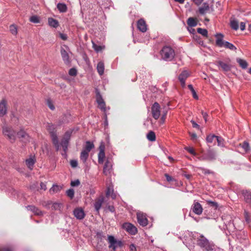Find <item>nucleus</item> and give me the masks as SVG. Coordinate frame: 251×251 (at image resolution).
Wrapping results in <instances>:
<instances>
[{"mask_svg":"<svg viewBox=\"0 0 251 251\" xmlns=\"http://www.w3.org/2000/svg\"><path fill=\"white\" fill-rule=\"evenodd\" d=\"M197 245L206 251H212L215 248L214 243L209 241L203 235H200L197 238Z\"/></svg>","mask_w":251,"mask_h":251,"instance_id":"obj_1","label":"nucleus"},{"mask_svg":"<svg viewBox=\"0 0 251 251\" xmlns=\"http://www.w3.org/2000/svg\"><path fill=\"white\" fill-rule=\"evenodd\" d=\"M176 53L175 50L170 46H165L160 50L161 58L166 61H171L173 60Z\"/></svg>","mask_w":251,"mask_h":251,"instance_id":"obj_2","label":"nucleus"},{"mask_svg":"<svg viewBox=\"0 0 251 251\" xmlns=\"http://www.w3.org/2000/svg\"><path fill=\"white\" fill-rule=\"evenodd\" d=\"M47 129L50 134L52 143L55 147L56 151H58L60 149V145L58 143V137L55 133V126L52 124H48L47 126Z\"/></svg>","mask_w":251,"mask_h":251,"instance_id":"obj_3","label":"nucleus"},{"mask_svg":"<svg viewBox=\"0 0 251 251\" xmlns=\"http://www.w3.org/2000/svg\"><path fill=\"white\" fill-rule=\"evenodd\" d=\"M3 134L11 143H13L16 140V134L15 131L11 126H4L2 127Z\"/></svg>","mask_w":251,"mask_h":251,"instance_id":"obj_4","label":"nucleus"},{"mask_svg":"<svg viewBox=\"0 0 251 251\" xmlns=\"http://www.w3.org/2000/svg\"><path fill=\"white\" fill-rule=\"evenodd\" d=\"M71 131H67L65 132L64 137L62 140L61 145L62 147L63 150L66 153L67 150H68V146L69 142V140L70 139V137L72 134Z\"/></svg>","mask_w":251,"mask_h":251,"instance_id":"obj_5","label":"nucleus"},{"mask_svg":"<svg viewBox=\"0 0 251 251\" xmlns=\"http://www.w3.org/2000/svg\"><path fill=\"white\" fill-rule=\"evenodd\" d=\"M151 114L153 118L157 120L160 116V106L158 102H154L151 106Z\"/></svg>","mask_w":251,"mask_h":251,"instance_id":"obj_6","label":"nucleus"},{"mask_svg":"<svg viewBox=\"0 0 251 251\" xmlns=\"http://www.w3.org/2000/svg\"><path fill=\"white\" fill-rule=\"evenodd\" d=\"M122 227L131 235H135L138 231L137 228L133 225L129 223L123 224Z\"/></svg>","mask_w":251,"mask_h":251,"instance_id":"obj_7","label":"nucleus"},{"mask_svg":"<svg viewBox=\"0 0 251 251\" xmlns=\"http://www.w3.org/2000/svg\"><path fill=\"white\" fill-rule=\"evenodd\" d=\"M108 241L109 243V248H112L113 251H115L118 246H122V242L121 241H117L114 236L109 235L108 236Z\"/></svg>","mask_w":251,"mask_h":251,"instance_id":"obj_8","label":"nucleus"},{"mask_svg":"<svg viewBox=\"0 0 251 251\" xmlns=\"http://www.w3.org/2000/svg\"><path fill=\"white\" fill-rule=\"evenodd\" d=\"M66 50H69L68 47L64 45L61 47L60 52L63 61L66 64H69L71 62L69 54Z\"/></svg>","mask_w":251,"mask_h":251,"instance_id":"obj_9","label":"nucleus"},{"mask_svg":"<svg viewBox=\"0 0 251 251\" xmlns=\"http://www.w3.org/2000/svg\"><path fill=\"white\" fill-rule=\"evenodd\" d=\"M137 219L140 225L145 226L148 224V220L147 218L146 215L142 212H138L137 213Z\"/></svg>","mask_w":251,"mask_h":251,"instance_id":"obj_10","label":"nucleus"},{"mask_svg":"<svg viewBox=\"0 0 251 251\" xmlns=\"http://www.w3.org/2000/svg\"><path fill=\"white\" fill-rule=\"evenodd\" d=\"M104 198L103 196H100L95 200L94 203V206L97 214H99L100 210L104 202Z\"/></svg>","mask_w":251,"mask_h":251,"instance_id":"obj_11","label":"nucleus"},{"mask_svg":"<svg viewBox=\"0 0 251 251\" xmlns=\"http://www.w3.org/2000/svg\"><path fill=\"white\" fill-rule=\"evenodd\" d=\"M191 210L196 214L200 215L202 211L203 208L201 205L197 201H194L191 207Z\"/></svg>","mask_w":251,"mask_h":251,"instance_id":"obj_12","label":"nucleus"},{"mask_svg":"<svg viewBox=\"0 0 251 251\" xmlns=\"http://www.w3.org/2000/svg\"><path fill=\"white\" fill-rule=\"evenodd\" d=\"M18 137L22 142H27L29 141V136L28 134L23 129H21L17 134Z\"/></svg>","mask_w":251,"mask_h":251,"instance_id":"obj_13","label":"nucleus"},{"mask_svg":"<svg viewBox=\"0 0 251 251\" xmlns=\"http://www.w3.org/2000/svg\"><path fill=\"white\" fill-rule=\"evenodd\" d=\"M73 213L75 217L78 220L83 219L85 216L84 211L81 208H75Z\"/></svg>","mask_w":251,"mask_h":251,"instance_id":"obj_14","label":"nucleus"},{"mask_svg":"<svg viewBox=\"0 0 251 251\" xmlns=\"http://www.w3.org/2000/svg\"><path fill=\"white\" fill-rule=\"evenodd\" d=\"M7 113V100L3 99L0 102V117H3Z\"/></svg>","mask_w":251,"mask_h":251,"instance_id":"obj_15","label":"nucleus"},{"mask_svg":"<svg viewBox=\"0 0 251 251\" xmlns=\"http://www.w3.org/2000/svg\"><path fill=\"white\" fill-rule=\"evenodd\" d=\"M187 234L188 236L187 235L185 236L186 238L184 241H183V243L185 244L187 247L194 244L193 241L194 239V234L192 232H188Z\"/></svg>","mask_w":251,"mask_h":251,"instance_id":"obj_16","label":"nucleus"},{"mask_svg":"<svg viewBox=\"0 0 251 251\" xmlns=\"http://www.w3.org/2000/svg\"><path fill=\"white\" fill-rule=\"evenodd\" d=\"M189 74L187 71H183L178 76V79L180 82L181 85L182 87H184L185 86V80L189 76Z\"/></svg>","mask_w":251,"mask_h":251,"instance_id":"obj_17","label":"nucleus"},{"mask_svg":"<svg viewBox=\"0 0 251 251\" xmlns=\"http://www.w3.org/2000/svg\"><path fill=\"white\" fill-rule=\"evenodd\" d=\"M137 28L142 32H145L147 30V25L144 19H140L138 21Z\"/></svg>","mask_w":251,"mask_h":251,"instance_id":"obj_18","label":"nucleus"},{"mask_svg":"<svg viewBox=\"0 0 251 251\" xmlns=\"http://www.w3.org/2000/svg\"><path fill=\"white\" fill-rule=\"evenodd\" d=\"M216 44L219 47L222 48L223 47V44L226 41L223 40L224 35L221 33H217L216 35Z\"/></svg>","mask_w":251,"mask_h":251,"instance_id":"obj_19","label":"nucleus"},{"mask_svg":"<svg viewBox=\"0 0 251 251\" xmlns=\"http://www.w3.org/2000/svg\"><path fill=\"white\" fill-rule=\"evenodd\" d=\"M112 168V163L111 162L107 160L105 163L104 167H103V173L105 175H108L110 173L111 169Z\"/></svg>","mask_w":251,"mask_h":251,"instance_id":"obj_20","label":"nucleus"},{"mask_svg":"<svg viewBox=\"0 0 251 251\" xmlns=\"http://www.w3.org/2000/svg\"><path fill=\"white\" fill-rule=\"evenodd\" d=\"M106 196L107 197H110L112 199H116V194L114 192L113 187L109 186L107 187Z\"/></svg>","mask_w":251,"mask_h":251,"instance_id":"obj_21","label":"nucleus"},{"mask_svg":"<svg viewBox=\"0 0 251 251\" xmlns=\"http://www.w3.org/2000/svg\"><path fill=\"white\" fill-rule=\"evenodd\" d=\"M28 210L32 211L34 214L37 215H42L43 212L37 207L34 205H29L26 207Z\"/></svg>","mask_w":251,"mask_h":251,"instance_id":"obj_22","label":"nucleus"},{"mask_svg":"<svg viewBox=\"0 0 251 251\" xmlns=\"http://www.w3.org/2000/svg\"><path fill=\"white\" fill-rule=\"evenodd\" d=\"M36 159L35 158L34 156H31L28 159H27L25 160V163L29 169L32 170L34 164L35 163Z\"/></svg>","mask_w":251,"mask_h":251,"instance_id":"obj_23","label":"nucleus"},{"mask_svg":"<svg viewBox=\"0 0 251 251\" xmlns=\"http://www.w3.org/2000/svg\"><path fill=\"white\" fill-rule=\"evenodd\" d=\"M94 148V145L93 143L90 141H87L85 146L83 148L82 151H85L89 153L92 149Z\"/></svg>","mask_w":251,"mask_h":251,"instance_id":"obj_24","label":"nucleus"},{"mask_svg":"<svg viewBox=\"0 0 251 251\" xmlns=\"http://www.w3.org/2000/svg\"><path fill=\"white\" fill-rule=\"evenodd\" d=\"M209 10V4L207 2L203 3L202 6L199 8V11L201 14H205Z\"/></svg>","mask_w":251,"mask_h":251,"instance_id":"obj_25","label":"nucleus"},{"mask_svg":"<svg viewBox=\"0 0 251 251\" xmlns=\"http://www.w3.org/2000/svg\"><path fill=\"white\" fill-rule=\"evenodd\" d=\"M242 194L247 202L251 203V192L247 190H243Z\"/></svg>","mask_w":251,"mask_h":251,"instance_id":"obj_26","label":"nucleus"},{"mask_svg":"<svg viewBox=\"0 0 251 251\" xmlns=\"http://www.w3.org/2000/svg\"><path fill=\"white\" fill-rule=\"evenodd\" d=\"M217 65L221 67L222 70L225 72H227L230 70L229 65L222 61H218Z\"/></svg>","mask_w":251,"mask_h":251,"instance_id":"obj_27","label":"nucleus"},{"mask_svg":"<svg viewBox=\"0 0 251 251\" xmlns=\"http://www.w3.org/2000/svg\"><path fill=\"white\" fill-rule=\"evenodd\" d=\"M97 69L99 74L100 75H102L103 74L104 70V65L103 62L100 61L98 63Z\"/></svg>","mask_w":251,"mask_h":251,"instance_id":"obj_28","label":"nucleus"},{"mask_svg":"<svg viewBox=\"0 0 251 251\" xmlns=\"http://www.w3.org/2000/svg\"><path fill=\"white\" fill-rule=\"evenodd\" d=\"M62 187L57 184H53L51 188H50L49 191L51 194L59 192L61 190Z\"/></svg>","mask_w":251,"mask_h":251,"instance_id":"obj_29","label":"nucleus"},{"mask_svg":"<svg viewBox=\"0 0 251 251\" xmlns=\"http://www.w3.org/2000/svg\"><path fill=\"white\" fill-rule=\"evenodd\" d=\"M89 153L82 151L80 155V159L84 164H86L89 156Z\"/></svg>","mask_w":251,"mask_h":251,"instance_id":"obj_30","label":"nucleus"},{"mask_svg":"<svg viewBox=\"0 0 251 251\" xmlns=\"http://www.w3.org/2000/svg\"><path fill=\"white\" fill-rule=\"evenodd\" d=\"M48 23L50 26L54 28H56L59 25L58 22L52 18L48 19Z\"/></svg>","mask_w":251,"mask_h":251,"instance_id":"obj_31","label":"nucleus"},{"mask_svg":"<svg viewBox=\"0 0 251 251\" xmlns=\"http://www.w3.org/2000/svg\"><path fill=\"white\" fill-rule=\"evenodd\" d=\"M187 23L190 27H194L197 25V21L193 17H190L188 19Z\"/></svg>","mask_w":251,"mask_h":251,"instance_id":"obj_32","label":"nucleus"},{"mask_svg":"<svg viewBox=\"0 0 251 251\" xmlns=\"http://www.w3.org/2000/svg\"><path fill=\"white\" fill-rule=\"evenodd\" d=\"M57 8L60 12L64 13L67 11V5L63 3H59L57 5Z\"/></svg>","mask_w":251,"mask_h":251,"instance_id":"obj_33","label":"nucleus"},{"mask_svg":"<svg viewBox=\"0 0 251 251\" xmlns=\"http://www.w3.org/2000/svg\"><path fill=\"white\" fill-rule=\"evenodd\" d=\"M147 138L150 141L153 142L156 140L155 133L152 131H150L147 135Z\"/></svg>","mask_w":251,"mask_h":251,"instance_id":"obj_34","label":"nucleus"},{"mask_svg":"<svg viewBox=\"0 0 251 251\" xmlns=\"http://www.w3.org/2000/svg\"><path fill=\"white\" fill-rule=\"evenodd\" d=\"M223 47L232 50H236V48L232 44L227 41H226L225 43H224Z\"/></svg>","mask_w":251,"mask_h":251,"instance_id":"obj_35","label":"nucleus"},{"mask_svg":"<svg viewBox=\"0 0 251 251\" xmlns=\"http://www.w3.org/2000/svg\"><path fill=\"white\" fill-rule=\"evenodd\" d=\"M105 158V152L102 151H100L98 154V162L100 164H102Z\"/></svg>","mask_w":251,"mask_h":251,"instance_id":"obj_36","label":"nucleus"},{"mask_svg":"<svg viewBox=\"0 0 251 251\" xmlns=\"http://www.w3.org/2000/svg\"><path fill=\"white\" fill-rule=\"evenodd\" d=\"M237 62L239 63L240 66L243 68V69H246L248 66V63L247 61L245 60L238 58L237 59Z\"/></svg>","mask_w":251,"mask_h":251,"instance_id":"obj_37","label":"nucleus"},{"mask_svg":"<svg viewBox=\"0 0 251 251\" xmlns=\"http://www.w3.org/2000/svg\"><path fill=\"white\" fill-rule=\"evenodd\" d=\"M239 146L243 148L244 151L246 152H248L250 150L249 144L246 141H244L242 144H240Z\"/></svg>","mask_w":251,"mask_h":251,"instance_id":"obj_38","label":"nucleus"},{"mask_svg":"<svg viewBox=\"0 0 251 251\" xmlns=\"http://www.w3.org/2000/svg\"><path fill=\"white\" fill-rule=\"evenodd\" d=\"M231 27L235 30H237L239 28L238 23L236 20H232L230 22Z\"/></svg>","mask_w":251,"mask_h":251,"instance_id":"obj_39","label":"nucleus"},{"mask_svg":"<svg viewBox=\"0 0 251 251\" xmlns=\"http://www.w3.org/2000/svg\"><path fill=\"white\" fill-rule=\"evenodd\" d=\"M96 100L98 104L104 101L101 95L100 94V92L98 90H97Z\"/></svg>","mask_w":251,"mask_h":251,"instance_id":"obj_40","label":"nucleus"},{"mask_svg":"<svg viewBox=\"0 0 251 251\" xmlns=\"http://www.w3.org/2000/svg\"><path fill=\"white\" fill-rule=\"evenodd\" d=\"M216 140L217 141L218 146H224V140L222 137L216 136Z\"/></svg>","mask_w":251,"mask_h":251,"instance_id":"obj_41","label":"nucleus"},{"mask_svg":"<svg viewBox=\"0 0 251 251\" xmlns=\"http://www.w3.org/2000/svg\"><path fill=\"white\" fill-rule=\"evenodd\" d=\"M216 136L214 134H210L206 137V141L208 143H213V141L216 140Z\"/></svg>","mask_w":251,"mask_h":251,"instance_id":"obj_42","label":"nucleus"},{"mask_svg":"<svg viewBox=\"0 0 251 251\" xmlns=\"http://www.w3.org/2000/svg\"><path fill=\"white\" fill-rule=\"evenodd\" d=\"M197 32L203 35V36L207 37L208 35L207 30L205 29H203L201 28H198L197 29Z\"/></svg>","mask_w":251,"mask_h":251,"instance_id":"obj_43","label":"nucleus"},{"mask_svg":"<svg viewBox=\"0 0 251 251\" xmlns=\"http://www.w3.org/2000/svg\"><path fill=\"white\" fill-rule=\"evenodd\" d=\"M29 21L31 23L37 24L40 22L39 17L37 16H32L29 18Z\"/></svg>","mask_w":251,"mask_h":251,"instance_id":"obj_44","label":"nucleus"},{"mask_svg":"<svg viewBox=\"0 0 251 251\" xmlns=\"http://www.w3.org/2000/svg\"><path fill=\"white\" fill-rule=\"evenodd\" d=\"M93 48L96 51L99 52L102 50L104 48V47L97 45V44L93 42Z\"/></svg>","mask_w":251,"mask_h":251,"instance_id":"obj_45","label":"nucleus"},{"mask_svg":"<svg viewBox=\"0 0 251 251\" xmlns=\"http://www.w3.org/2000/svg\"><path fill=\"white\" fill-rule=\"evenodd\" d=\"M9 29L11 32V33L13 35H16L17 34V26L15 25H12L9 27Z\"/></svg>","mask_w":251,"mask_h":251,"instance_id":"obj_46","label":"nucleus"},{"mask_svg":"<svg viewBox=\"0 0 251 251\" xmlns=\"http://www.w3.org/2000/svg\"><path fill=\"white\" fill-rule=\"evenodd\" d=\"M62 204L61 203L58 202H54L52 204V209L57 210H60L61 208Z\"/></svg>","mask_w":251,"mask_h":251,"instance_id":"obj_47","label":"nucleus"},{"mask_svg":"<svg viewBox=\"0 0 251 251\" xmlns=\"http://www.w3.org/2000/svg\"><path fill=\"white\" fill-rule=\"evenodd\" d=\"M74 190L73 189H70L66 191V194L71 199L74 197Z\"/></svg>","mask_w":251,"mask_h":251,"instance_id":"obj_48","label":"nucleus"},{"mask_svg":"<svg viewBox=\"0 0 251 251\" xmlns=\"http://www.w3.org/2000/svg\"><path fill=\"white\" fill-rule=\"evenodd\" d=\"M206 158L209 160L213 159L215 158V153L212 151H209L207 152Z\"/></svg>","mask_w":251,"mask_h":251,"instance_id":"obj_49","label":"nucleus"},{"mask_svg":"<svg viewBox=\"0 0 251 251\" xmlns=\"http://www.w3.org/2000/svg\"><path fill=\"white\" fill-rule=\"evenodd\" d=\"M98 107L101 109L104 112L106 111V107L105 106V103L104 101L102 103H100L98 104Z\"/></svg>","mask_w":251,"mask_h":251,"instance_id":"obj_50","label":"nucleus"},{"mask_svg":"<svg viewBox=\"0 0 251 251\" xmlns=\"http://www.w3.org/2000/svg\"><path fill=\"white\" fill-rule=\"evenodd\" d=\"M47 103L49 107L52 110L55 109V107L50 99H48L47 100Z\"/></svg>","mask_w":251,"mask_h":251,"instance_id":"obj_51","label":"nucleus"},{"mask_svg":"<svg viewBox=\"0 0 251 251\" xmlns=\"http://www.w3.org/2000/svg\"><path fill=\"white\" fill-rule=\"evenodd\" d=\"M185 149L187 151H188L190 153H191V154H192L193 155H196V152L194 150V149L192 148H191V147H186L185 148Z\"/></svg>","mask_w":251,"mask_h":251,"instance_id":"obj_52","label":"nucleus"},{"mask_svg":"<svg viewBox=\"0 0 251 251\" xmlns=\"http://www.w3.org/2000/svg\"><path fill=\"white\" fill-rule=\"evenodd\" d=\"M80 184V181L78 179H76L74 181H72L71 182V185L72 187L77 186Z\"/></svg>","mask_w":251,"mask_h":251,"instance_id":"obj_53","label":"nucleus"},{"mask_svg":"<svg viewBox=\"0 0 251 251\" xmlns=\"http://www.w3.org/2000/svg\"><path fill=\"white\" fill-rule=\"evenodd\" d=\"M77 71L75 68H71L69 72V74L71 76H75L76 75Z\"/></svg>","mask_w":251,"mask_h":251,"instance_id":"obj_54","label":"nucleus"},{"mask_svg":"<svg viewBox=\"0 0 251 251\" xmlns=\"http://www.w3.org/2000/svg\"><path fill=\"white\" fill-rule=\"evenodd\" d=\"M207 203L212 206L215 207L216 208L218 206V203L215 201H207Z\"/></svg>","mask_w":251,"mask_h":251,"instance_id":"obj_55","label":"nucleus"},{"mask_svg":"<svg viewBox=\"0 0 251 251\" xmlns=\"http://www.w3.org/2000/svg\"><path fill=\"white\" fill-rule=\"evenodd\" d=\"M70 164L72 167L75 168L77 166V161L75 160H72L70 161Z\"/></svg>","mask_w":251,"mask_h":251,"instance_id":"obj_56","label":"nucleus"},{"mask_svg":"<svg viewBox=\"0 0 251 251\" xmlns=\"http://www.w3.org/2000/svg\"><path fill=\"white\" fill-rule=\"evenodd\" d=\"M191 123H192L193 127L197 128L198 129L200 128V126L198 124H197L194 121L191 120Z\"/></svg>","mask_w":251,"mask_h":251,"instance_id":"obj_57","label":"nucleus"},{"mask_svg":"<svg viewBox=\"0 0 251 251\" xmlns=\"http://www.w3.org/2000/svg\"><path fill=\"white\" fill-rule=\"evenodd\" d=\"M201 113L205 122L207 121L208 114L206 112H204L203 111H201Z\"/></svg>","mask_w":251,"mask_h":251,"instance_id":"obj_58","label":"nucleus"},{"mask_svg":"<svg viewBox=\"0 0 251 251\" xmlns=\"http://www.w3.org/2000/svg\"><path fill=\"white\" fill-rule=\"evenodd\" d=\"M165 176L168 182H171L173 180V178L167 174H165Z\"/></svg>","mask_w":251,"mask_h":251,"instance_id":"obj_59","label":"nucleus"},{"mask_svg":"<svg viewBox=\"0 0 251 251\" xmlns=\"http://www.w3.org/2000/svg\"><path fill=\"white\" fill-rule=\"evenodd\" d=\"M40 189L44 191L47 190L46 184L44 182H41L40 183Z\"/></svg>","mask_w":251,"mask_h":251,"instance_id":"obj_60","label":"nucleus"},{"mask_svg":"<svg viewBox=\"0 0 251 251\" xmlns=\"http://www.w3.org/2000/svg\"><path fill=\"white\" fill-rule=\"evenodd\" d=\"M59 36L63 40H66L67 39V35L65 34L60 33Z\"/></svg>","mask_w":251,"mask_h":251,"instance_id":"obj_61","label":"nucleus"},{"mask_svg":"<svg viewBox=\"0 0 251 251\" xmlns=\"http://www.w3.org/2000/svg\"><path fill=\"white\" fill-rule=\"evenodd\" d=\"M190 135L191 136V138L193 140H195L197 139V135L196 133H190Z\"/></svg>","mask_w":251,"mask_h":251,"instance_id":"obj_62","label":"nucleus"},{"mask_svg":"<svg viewBox=\"0 0 251 251\" xmlns=\"http://www.w3.org/2000/svg\"><path fill=\"white\" fill-rule=\"evenodd\" d=\"M245 217L246 222L249 223L250 222V219L248 213L246 211L245 212Z\"/></svg>","mask_w":251,"mask_h":251,"instance_id":"obj_63","label":"nucleus"},{"mask_svg":"<svg viewBox=\"0 0 251 251\" xmlns=\"http://www.w3.org/2000/svg\"><path fill=\"white\" fill-rule=\"evenodd\" d=\"M245 29V23L244 22H241L240 24V29L242 31L244 30Z\"/></svg>","mask_w":251,"mask_h":251,"instance_id":"obj_64","label":"nucleus"}]
</instances>
